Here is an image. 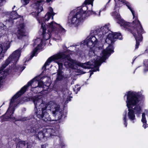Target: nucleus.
I'll list each match as a JSON object with an SVG mask.
<instances>
[{
	"label": "nucleus",
	"mask_w": 148,
	"mask_h": 148,
	"mask_svg": "<svg viewBox=\"0 0 148 148\" xmlns=\"http://www.w3.org/2000/svg\"><path fill=\"white\" fill-rule=\"evenodd\" d=\"M138 103H137L136 105H135L134 107L133 108V110L134 111L135 114L138 116L140 115L141 112L142 111V109L141 107L138 104Z\"/></svg>",
	"instance_id": "obj_20"
},
{
	"label": "nucleus",
	"mask_w": 148,
	"mask_h": 148,
	"mask_svg": "<svg viewBox=\"0 0 148 148\" xmlns=\"http://www.w3.org/2000/svg\"><path fill=\"white\" fill-rule=\"evenodd\" d=\"M64 76L62 75H57V76L56 78V80L58 81L61 80L63 78Z\"/></svg>",
	"instance_id": "obj_38"
},
{
	"label": "nucleus",
	"mask_w": 148,
	"mask_h": 148,
	"mask_svg": "<svg viewBox=\"0 0 148 148\" xmlns=\"http://www.w3.org/2000/svg\"><path fill=\"white\" fill-rule=\"evenodd\" d=\"M5 1V0H0V6L2 5Z\"/></svg>",
	"instance_id": "obj_46"
},
{
	"label": "nucleus",
	"mask_w": 148,
	"mask_h": 148,
	"mask_svg": "<svg viewBox=\"0 0 148 148\" xmlns=\"http://www.w3.org/2000/svg\"><path fill=\"white\" fill-rule=\"evenodd\" d=\"M37 48V47H35L33 49L32 52V54L30 56L29 59L28 61L31 60L34 56H36L35 54L37 52L38 50V49Z\"/></svg>",
	"instance_id": "obj_30"
},
{
	"label": "nucleus",
	"mask_w": 148,
	"mask_h": 148,
	"mask_svg": "<svg viewBox=\"0 0 148 148\" xmlns=\"http://www.w3.org/2000/svg\"><path fill=\"white\" fill-rule=\"evenodd\" d=\"M57 131L55 128H48L46 129V133L48 134L47 136H56Z\"/></svg>",
	"instance_id": "obj_19"
},
{
	"label": "nucleus",
	"mask_w": 148,
	"mask_h": 148,
	"mask_svg": "<svg viewBox=\"0 0 148 148\" xmlns=\"http://www.w3.org/2000/svg\"><path fill=\"white\" fill-rule=\"evenodd\" d=\"M99 68H98V69H97V70L98 71H99Z\"/></svg>",
	"instance_id": "obj_57"
},
{
	"label": "nucleus",
	"mask_w": 148,
	"mask_h": 148,
	"mask_svg": "<svg viewBox=\"0 0 148 148\" xmlns=\"http://www.w3.org/2000/svg\"><path fill=\"white\" fill-rule=\"evenodd\" d=\"M145 113L144 112L142 114L141 121L143 123L147 124V121L145 118Z\"/></svg>",
	"instance_id": "obj_34"
},
{
	"label": "nucleus",
	"mask_w": 148,
	"mask_h": 148,
	"mask_svg": "<svg viewBox=\"0 0 148 148\" xmlns=\"http://www.w3.org/2000/svg\"><path fill=\"white\" fill-rule=\"evenodd\" d=\"M52 0H46L47 2L49 3ZM36 2L32 6L36 9H43L42 7L43 3L45 1V0H36Z\"/></svg>",
	"instance_id": "obj_15"
},
{
	"label": "nucleus",
	"mask_w": 148,
	"mask_h": 148,
	"mask_svg": "<svg viewBox=\"0 0 148 148\" xmlns=\"http://www.w3.org/2000/svg\"><path fill=\"white\" fill-rule=\"evenodd\" d=\"M59 59V53L57 54L53 55L49 58L47 60V62L50 63L52 61H55L56 60Z\"/></svg>",
	"instance_id": "obj_21"
},
{
	"label": "nucleus",
	"mask_w": 148,
	"mask_h": 148,
	"mask_svg": "<svg viewBox=\"0 0 148 148\" xmlns=\"http://www.w3.org/2000/svg\"><path fill=\"white\" fill-rule=\"evenodd\" d=\"M63 73L62 70L58 69V70L57 75H62V74Z\"/></svg>",
	"instance_id": "obj_45"
},
{
	"label": "nucleus",
	"mask_w": 148,
	"mask_h": 148,
	"mask_svg": "<svg viewBox=\"0 0 148 148\" xmlns=\"http://www.w3.org/2000/svg\"><path fill=\"white\" fill-rule=\"evenodd\" d=\"M59 59L63 60L66 59L68 61L73 63V60L71 58L70 55L69 54L66 55L63 52L59 53Z\"/></svg>",
	"instance_id": "obj_18"
},
{
	"label": "nucleus",
	"mask_w": 148,
	"mask_h": 148,
	"mask_svg": "<svg viewBox=\"0 0 148 148\" xmlns=\"http://www.w3.org/2000/svg\"><path fill=\"white\" fill-rule=\"evenodd\" d=\"M58 65V69L62 70L63 67V64L61 62H58L57 63Z\"/></svg>",
	"instance_id": "obj_41"
},
{
	"label": "nucleus",
	"mask_w": 148,
	"mask_h": 148,
	"mask_svg": "<svg viewBox=\"0 0 148 148\" xmlns=\"http://www.w3.org/2000/svg\"><path fill=\"white\" fill-rule=\"evenodd\" d=\"M115 2V8L117 9L123 6V5H126L128 9H131V6L130 3L127 2L125 0H114Z\"/></svg>",
	"instance_id": "obj_13"
},
{
	"label": "nucleus",
	"mask_w": 148,
	"mask_h": 148,
	"mask_svg": "<svg viewBox=\"0 0 148 148\" xmlns=\"http://www.w3.org/2000/svg\"><path fill=\"white\" fill-rule=\"evenodd\" d=\"M28 99L29 101H32L34 103L35 108L37 110L35 113L37 118L45 122L53 121L49 117V115L47 112L48 105L43 103L42 100H41L38 97H31Z\"/></svg>",
	"instance_id": "obj_2"
},
{
	"label": "nucleus",
	"mask_w": 148,
	"mask_h": 148,
	"mask_svg": "<svg viewBox=\"0 0 148 148\" xmlns=\"http://www.w3.org/2000/svg\"><path fill=\"white\" fill-rule=\"evenodd\" d=\"M15 7V6H14L12 8V9H14Z\"/></svg>",
	"instance_id": "obj_53"
},
{
	"label": "nucleus",
	"mask_w": 148,
	"mask_h": 148,
	"mask_svg": "<svg viewBox=\"0 0 148 148\" xmlns=\"http://www.w3.org/2000/svg\"><path fill=\"white\" fill-rule=\"evenodd\" d=\"M92 65V64L89 62H86V63H81L80 64V66L85 69H90L91 68L90 67V66H91Z\"/></svg>",
	"instance_id": "obj_22"
},
{
	"label": "nucleus",
	"mask_w": 148,
	"mask_h": 148,
	"mask_svg": "<svg viewBox=\"0 0 148 148\" xmlns=\"http://www.w3.org/2000/svg\"><path fill=\"white\" fill-rule=\"evenodd\" d=\"M107 39L111 41V44H110L108 46L111 45L112 46V44L114 43V39H118L119 40H122L123 39L121 34L120 33L112 32V33H109L107 36Z\"/></svg>",
	"instance_id": "obj_10"
},
{
	"label": "nucleus",
	"mask_w": 148,
	"mask_h": 148,
	"mask_svg": "<svg viewBox=\"0 0 148 148\" xmlns=\"http://www.w3.org/2000/svg\"><path fill=\"white\" fill-rule=\"evenodd\" d=\"M51 12H52L53 11V10H49Z\"/></svg>",
	"instance_id": "obj_54"
},
{
	"label": "nucleus",
	"mask_w": 148,
	"mask_h": 148,
	"mask_svg": "<svg viewBox=\"0 0 148 148\" xmlns=\"http://www.w3.org/2000/svg\"><path fill=\"white\" fill-rule=\"evenodd\" d=\"M47 34H48V35H49V34L47 33Z\"/></svg>",
	"instance_id": "obj_60"
},
{
	"label": "nucleus",
	"mask_w": 148,
	"mask_h": 148,
	"mask_svg": "<svg viewBox=\"0 0 148 148\" xmlns=\"http://www.w3.org/2000/svg\"><path fill=\"white\" fill-rule=\"evenodd\" d=\"M53 115L56 117H57V120H61L62 117L64 116V112L61 110L60 111V108L58 107H56L54 110L53 111Z\"/></svg>",
	"instance_id": "obj_12"
},
{
	"label": "nucleus",
	"mask_w": 148,
	"mask_h": 148,
	"mask_svg": "<svg viewBox=\"0 0 148 148\" xmlns=\"http://www.w3.org/2000/svg\"><path fill=\"white\" fill-rule=\"evenodd\" d=\"M6 28V26L3 23H0V29L1 30H4Z\"/></svg>",
	"instance_id": "obj_40"
},
{
	"label": "nucleus",
	"mask_w": 148,
	"mask_h": 148,
	"mask_svg": "<svg viewBox=\"0 0 148 148\" xmlns=\"http://www.w3.org/2000/svg\"><path fill=\"white\" fill-rule=\"evenodd\" d=\"M101 12V10H100V11H99V12Z\"/></svg>",
	"instance_id": "obj_59"
},
{
	"label": "nucleus",
	"mask_w": 148,
	"mask_h": 148,
	"mask_svg": "<svg viewBox=\"0 0 148 148\" xmlns=\"http://www.w3.org/2000/svg\"><path fill=\"white\" fill-rule=\"evenodd\" d=\"M126 95H125L124 96L125 97V96H126Z\"/></svg>",
	"instance_id": "obj_64"
},
{
	"label": "nucleus",
	"mask_w": 148,
	"mask_h": 148,
	"mask_svg": "<svg viewBox=\"0 0 148 148\" xmlns=\"http://www.w3.org/2000/svg\"><path fill=\"white\" fill-rule=\"evenodd\" d=\"M143 126L145 129L148 127V124L143 123Z\"/></svg>",
	"instance_id": "obj_50"
},
{
	"label": "nucleus",
	"mask_w": 148,
	"mask_h": 148,
	"mask_svg": "<svg viewBox=\"0 0 148 148\" xmlns=\"http://www.w3.org/2000/svg\"><path fill=\"white\" fill-rule=\"evenodd\" d=\"M109 28L108 25H106L105 26L97 29L94 33L98 36L100 40H102L104 36L108 31Z\"/></svg>",
	"instance_id": "obj_9"
},
{
	"label": "nucleus",
	"mask_w": 148,
	"mask_h": 148,
	"mask_svg": "<svg viewBox=\"0 0 148 148\" xmlns=\"http://www.w3.org/2000/svg\"><path fill=\"white\" fill-rule=\"evenodd\" d=\"M80 89V87H79V88H76V87L74 88V90L75 91V90H77V92H76V93H77V92L79 91Z\"/></svg>",
	"instance_id": "obj_48"
},
{
	"label": "nucleus",
	"mask_w": 148,
	"mask_h": 148,
	"mask_svg": "<svg viewBox=\"0 0 148 148\" xmlns=\"http://www.w3.org/2000/svg\"><path fill=\"white\" fill-rule=\"evenodd\" d=\"M41 148H46V146L45 145H41Z\"/></svg>",
	"instance_id": "obj_52"
},
{
	"label": "nucleus",
	"mask_w": 148,
	"mask_h": 148,
	"mask_svg": "<svg viewBox=\"0 0 148 148\" xmlns=\"http://www.w3.org/2000/svg\"><path fill=\"white\" fill-rule=\"evenodd\" d=\"M34 120H30V127L28 129L29 132L32 133H36L39 128H42L44 127V125L41 122V121H37L34 119Z\"/></svg>",
	"instance_id": "obj_8"
},
{
	"label": "nucleus",
	"mask_w": 148,
	"mask_h": 148,
	"mask_svg": "<svg viewBox=\"0 0 148 148\" xmlns=\"http://www.w3.org/2000/svg\"><path fill=\"white\" fill-rule=\"evenodd\" d=\"M37 77H35L32 79V80H30L28 82L27 84L25 86L28 88V87L32 85V83L35 81H37Z\"/></svg>",
	"instance_id": "obj_31"
},
{
	"label": "nucleus",
	"mask_w": 148,
	"mask_h": 148,
	"mask_svg": "<svg viewBox=\"0 0 148 148\" xmlns=\"http://www.w3.org/2000/svg\"><path fill=\"white\" fill-rule=\"evenodd\" d=\"M75 10H72L70 12L69 16L70 17L69 18L67 23L69 25H74L75 27L78 26L81 22L86 17L90 15L96 14V13L92 10H79V11H75Z\"/></svg>",
	"instance_id": "obj_4"
},
{
	"label": "nucleus",
	"mask_w": 148,
	"mask_h": 148,
	"mask_svg": "<svg viewBox=\"0 0 148 148\" xmlns=\"http://www.w3.org/2000/svg\"><path fill=\"white\" fill-rule=\"evenodd\" d=\"M42 42H41V43L38 45L37 47H37L38 49V50L40 49V48L42 46Z\"/></svg>",
	"instance_id": "obj_47"
},
{
	"label": "nucleus",
	"mask_w": 148,
	"mask_h": 148,
	"mask_svg": "<svg viewBox=\"0 0 148 148\" xmlns=\"http://www.w3.org/2000/svg\"><path fill=\"white\" fill-rule=\"evenodd\" d=\"M73 63H72L69 61H65L64 64L65 67L66 68H72L74 66Z\"/></svg>",
	"instance_id": "obj_28"
},
{
	"label": "nucleus",
	"mask_w": 148,
	"mask_h": 148,
	"mask_svg": "<svg viewBox=\"0 0 148 148\" xmlns=\"http://www.w3.org/2000/svg\"><path fill=\"white\" fill-rule=\"evenodd\" d=\"M30 0H21L22 2L24 4V5L22 6L21 7H22L23 6H24L25 5H26L27 4H28L29 3V1ZM36 2V0H35L34 2V3L31 5V6L33 8H35L32 6V5L34 4H35Z\"/></svg>",
	"instance_id": "obj_33"
},
{
	"label": "nucleus",
	"mask_w": 148,
	"mask_h": 148,
	"mask_svg": "<svg viewBox=\"0 0 148 148\" xmlns=\"http://www.w3.org/2000/svg\"><path fill=\"white\" fill-rule=\"evenodd\" d=\"M4 47V50L6 51L10 46V43L9 42H7L6 43H5L3 45Z\"/></svg>",
	"instance_id": "obj_36"
},
{
	"label": "nucleus",
	"mask_w": 148,
	"mask_h": 148,
	"mask_svg": "<svg viewBox=\"0 0 148 148\" xmlns=\"http://www.w3.org/2000/svg\"><path fill=\"white\" fill-rule=\"evenodd\" d=\"M27 88L25 85L16 94L20 97L26 91Z\"/></svg>",
	"instance_id": "obj_26"
},
{
	"label": "nucleus",
	"mask_w": 148,
	"mask_h": 148,
	"mask_svg": "<svg viewBox=\"0 0 148 148\" xmlns=\"http://www.w3.org/2000/svg\"><path fill=\"white\" fill-rule=\"evenodd\" d=\"M50 63H49L48 62H47V61L46 62L45 64H44V65L43 66V68H45L44 70L46 71V67L47 66L49 65L50 64Z\"/></svg>",
	"instance_id": "obj_44"
},
{
	"label": "nucleus",
	"mask_w": 148,
	"mask_h": 148,
	"mask_svg": "<svg viewBox=\"0 0 148 148\" xmlns=\"http://www.w3.org/2000/svg\"><path fill=\"white\" fill-rule=\"evenodd\" d=\"M58 27H59L60 31L63 33H65V30L63 28L60 24L58 25Z\"/></svg>",
	"instance_id": "obj_43"
},
{
	"label": "nucleus",
	"mask_w": 148,
	"mask_h": 148,
	"mask_svg": "<svg viewBox=\"0 0 148 148\" xmlns=\"http://www.w3.org/2000/svg\"><path fill=\"white\" fill-rule=\"evenodd\" d=\"M133 16V18H135L132 23L127 22L121 18L120 15L116 12H113L112 15L115 16L117 23L122 26L126 31L132 34L136 41L135 49L138 48L140 43L143 40L142 34L145 33L143 27L140 21L138 19L137 16L135 14L134 10H130Z\"/></svg>",
	"instance_id": "obj_1"
},
{
	"label": "nucleus",
	"mask_w": 148,
	"mask_h": 148,
	"mask_svg": "<svg viewBox=\"0 0 148 148\" xmlns=\"http://www.w3.org/2000/svg\"><path fill=\"white\" fill-rule=\"evenodd\" d=\"M127 93L126 102L128 108V116L131 121H133L135 119V116L133 107L143 100L144 97L142 94L135 92L129 91Z\"/></svg>",
	"instance_id": "obj_3"
},
{
	"label": "nucleus",
	"mask_w": 148,
	"mask_h": 148,
	"mask_svg": "<svg viewBox=\"0 0 148 148\" xmlns=\"http://www.w3.org/2000/svg\"><path fill=\"white\" fill-rule=\"evenodd\" d=\"M29 145L27 140H20L16 145V148H29Z\"/></svg>",
	"instance_id": "obj_16"
},
{
	"label": "nucleus",
	"mask_w": 148,
	"mask_h": 148,
	"mask_svg": "<svg viewBox=\"0 0 148 148\" xmlns=\"http://www.w3.org/2000/svg\"><path fill=\"white\" fill-rule=\"evenodd\" d=\"M114 47L110 45L106 49L103 50L102 52V56L99 60H97L95 61V64L96 65L100 66L102 63L105 62L106 60L108 58L112 53L114 52Z\"/></svg>",
	"instance_id": "obj_6"
},
{
	"label": "nucleus",
	"mask_w": 148,
	"mask_h": 148,
	"mask_svg": "<svg viewBox=\"0 0 148 148\" xmlns=\"http://www.w3.org/2000/svg\"><path fill=\"white\" fill-rule=\"evenodd\" d=\"M24 26L23 25H22L20 27L21 28L20 29H21V30H24Z\"/></svg>",
	"instance_id": "obj_51"
},
{
	"label": "nucleus",
	"mask_w": 148,
	"mask_h": 148,
	"mask_svg": "<svg viewBox=\"0 0 148 148\" xmlns=\"http://www.w3.org/2000/svg\"><path fill=\"white\" fill-rule=\"evenodd\" d=\"M97 42V39L94 36H91L90 38L84 40L86 45L90 47L95 46Z\"/></svg>",
	"instance_id": "obj_11"
},
{
	"label": "nucleus",
	"mask_w": 148,
	"mask_h": 148,
	"mask_svg": "<svg viewBox=\"0 0 148 148\" xmlns=\"http://www.w3.org/2000/svg\"><path fill=\"white\" fill-rule=\"evenodd\" d=\"M14 110L13 109L10 110L9 109L7 110L6 113L1 117L2 122L7 121L8 120L10 119L11 121H14V122L16 121H26L25 118H23L19 119L16 118L13 116Z\"/></svg>",
	"instance_id": "obj_7"
},
{
	"label": "nucleus",
	"mask_w": 148,
	"mask_h": 148,
	"mask_svg": "<svg viewBox=\"0 0 148 148\" xmlns=\"http://www.w3.org/2000/svg\"><path fill=\"white\" fill-rule=\"evenodd\" d=\"M25 32L24 30L18 29L17 31V37L18 39H21L23 36H25Z\"/></svg>",
	"instance_id": "obj_24"
},
{
	"label": "nucleus",
	"mask_w": 148,
	"mask_h": 148,
	"mask_svg": "<svg viewBox=\"0 0 148 148\" xmlns=\"http://www.w3.org/2000/svg\"><path fill=\"white\" fill-rule=\"evenodd\" d=\"M37 10L38 11L37 12H32V14L33 15H34L36 17H37V16H38L39 13L43 10H40V11H39V10Z\"/></svg>",
	"instance_id": "obj_39"
},
{
	"label": "nucleus",
	"mask_w": 148,
	"mask_h": 148,
	"mask_svg": "<svg viewBox=\"0 0 148 148\" xmlns=\"http://www.w3.org/2000/svg\"><path fill=\"white\" fill-rule=\"evenodd\" d=\"M21 53V50L18 49L14 51L6 60L5 63L2 64L0 67V88L1 87V81L3 79L5 78L6 77V72L4 69L12 61L16 63L20 56Z\"/></svg>",
	"instance_id": "obj_5"
},
{
	"label": "nucleus",
	"mask_w": 148,
	"mask_h": 148,
	"mask_svg": "<svg viewBox=\"0 0 148 148\" xmlns=\"http://www.w3.org/2000/svg\"><path fill=\"white\" fill-rule=\"evenodd\" d=\"M20 15H18L16 10L13 11L10 13V17L8 20H6V22L8 21L12 25L14 23V20L19 18Z\"/></svg>",
	"instance_id": "obj_14"
},
{
	"label": "nucleus",
	"mask_w": 148,
	"mask_h": 148,
	"mask_svg": "<svg viewBox=\"0 0 148 148\" xmlns=\"http://www.w3.org/2000/svg\"><path fill=\"white\" fill-rule=\"evenodd\" d=\"M60 143L62 147L65 146V145L64 144V143L62 141H61Z\"/></svg>",
	"instance_id": "obj_49"
},
{
	"label": "nucleus",
	"mask_w": 148,
	"mask_h": 148,
	"mask_svg": "<svg viewBox=\"0 0 148 148\" xmlns=\"http://www.w3.org/2000/svg\"><path fill=\"white\" fill-rule=\"evenodd\" d=\"M93 73H90V74L91 75Z\"/></svg>",
	"instance_id": "obj_58"
},
{
	"label": "nucleus",
	"mask_w": 148,
	"mask_h": 148,
	"mask_svg": "<svg viewBox=\"0 0 148 148\" xmlns=\"http://www.w3.org/2000/svg\"><path fill=\"white\" fill-rule=\"evenodd\" d=\"M110 0H109V1H108V3L107 4V5L108 3L110 2Z\"/></svg>",
	"instance_id": "obj_55"
},
{
	"label": "nucleus",
	"mask_w": 148,
	"mask_h": 148,
	"mask_svg": "<svg viewBox=\"0 0 148 148\" xmlns=\"http://www.w3.org/2000/svg\"><path fill=\"white\" fill-rule=\"evenodd\" d=\"M23 69H24L25 68V66H23Z\"/></svg>",
	"instance_id": "obj_56"
},
{
	"label": "nucleus",
	"mask_w": 148,
	"mask_h": 148,
	"mask_svg": "<svg viewBox=\"0 0 148 148\" xmlns=\"http://www.w3.org/2000/svg\"><path fill=\"white\" fill-rule=\"evenodd\" d=\"M133 123H134V121H133Z\"/></svg>",
	"instance_id": "obj_63"
},
{
	"label": "nucleus",
	"mask_w": 148,
	"mask_h": 148,
	"mask_svg": "<svg viewBox=\"0 0 148 148\" xmlns=\"http://www.w3.org/2000/svg\"><path fill=\"white\" fill-rule=\"evenodd\" d=\"M19 97V96L16 93L12 98L10 103V106L14 102L15 100Z\"/></svg>",
	"instance_id": "obj_32"
},
{
	"label": "nucleus",
	"mask_w": 148,
	"mask_h": 148,
	"mask_svg": "<svg viewBox=\"0 0 148 148\" xmlns=\"http://www.w3.org/2000/svg\"><path fill=\"white\" fill-rule=\"evenodd\" d=\"M134 60H133V62L134 61Z\"/></svg>",
	"instance_id": "obj_61"
},
{
	"label": "nucleus",
	"mask_w": 148,
	"mask_h": 148,
	"mask_svg": "<svg viewBox=\"0 0 148 148\" xmlns=\"http://www.w3.org/2000/svg\"><path fill=\"white\" fill-rule=\"evenodd\" d=\"M3 50V47L2 45L0 44V60L3 58L4 56L3 54L1 53Z\"/></svg>",
	"instance_id": "obj_37"
},
{
	"label": "nucleus",
	"mask_w": 148,
	"mask_h": 148,
	"mask_svg": "<svg viewBox=\"0 0 148 148\" xmlns=\"http://www.w3.org/2000/svg\"><path fill=\"white\" fill-rule=\"evenodd\" d=\"M94 0H86L83 3L82 5L78 7V8H79V9H82V8H84V9H87L89 8L90 6L92 7V3Z\"/></svg>",
	"instance_id": "obj_17"
},
{
	"label": "nucleus",
	"mask_w": 148,
	"mask_h": 148,
	"mask_svg": "<svg viewBox=\"0 0 148 148\" xmlns=\"http://www.w3.org/2000/svg\"><path fill=\"white\" fill-rule=\"evenodd\" d=\"M94 71V70L93 71Z\"/></svg>",
	"instance_id": "obj_62"
},
{
	"label": "nucleus",
	"mask_w": 148,
	"mask_h": 148,
	"mask_svg": "<svg viewBox=\"0 0 148 148\" xmlns=\"http://www.w3.org/2000/svg\"><path fill=\"white\" fill-rule=\"evenodd\" d=\"M54 23L56 24L58 26V25H59V24H58V23L53 21H52L51 23H49L48 24V27H49L51 28V32L54 31L55 28H56V27L53 25Z\"/></svg>",
	"instance_id": "obj_29"
},
{
	"label": "nucleus",
	"mask_w": 148,
	"mask_h": 148,
	"mask_svg": "<svg viewBox=\"0 0 148 148\" xmlns=\"http://www.w3.org/2000/svg\"><path fill=\"white\" fill-rule=\"evenodd\" d=\"M54 14H53L52 12H48L45 15L44 17V20L45 21H48L51 18V16H53Z\"/></svg>",
	"instance_id": "obj_27"
},
{
	"label": "nucleus",
	"mask_w": 148,
	"mask_h": 148,
	"mask_svg": "<svg viewBox=\"0 0 148 148\" xmlns=\"http://www.w3.org/2000/svg\"><path fill=\"white\" fill-rule=\"evenodd\" d=\"M41 28H42V36H43V38L45 40H47L48 39V38H46L45 37V35H46V28L45 25L43 23H42L41 24Z\"/></svg>",
	"instance_id": "obj_25"
},
{
	"label": "nucleus",
	"mask_w": 148,
	"mask_h": 148,
	"mask_svg": "<svg viewBox=\"0 0 148 148\" xmlns=\"http://www.w3.org/2000/svg\"><path fill=\"white\" fill-rule=\"evenodd\" d=\"M38 86L39 88H43L44 87L43 82L41 81L38 82Z\"/></svg>",
	"instance_id": "obj_42"
},
{
	"label": "nucleus",
	"mask_w": 148,
	"mask_h": 148,
	"mask_svg": "<svg viewBox=\"0 0 148 148\" xmlns=\"http://www.w3.org/2000/svg\"><path fill=\"white\" fill-rule=\"evenodd\" d=\"M127 113L126 112L125 114L123 115V120L124 121V124L125 127H126L127 126Z\"/></svg>",
	"instance_id": "obj_35"
},
{
	"label": "nucleus",
	"mask_w": 148,
	"mask_h": 148,
	"mask_svg": "<svg viewBox=\"0 0 148 148\" xmlns=\"http://www.w3.org/2000/svg\"><path fill=\"white\" fill-rule=\"evenodd\" d=\"M46 132L45 133H44L42 131H40L38 133V134H36V137L39 140H40L41 139L45 137V135H46Z\"/></svg>",
	"instance_id": "obj_23"
}]
</instances>
